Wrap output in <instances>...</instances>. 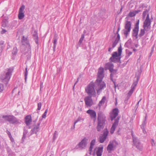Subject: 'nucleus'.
Masks as SVG:
<instances>
[{"instance_id":"obj_1","label":"nucleus","mask_w":156,"mask_h":156,"mask_svg":"<svg viewBox=\"0 0 156 156\" xmlns=\"http://www.w3.org/2000/svg\"><path fill=\"white\" fill-rule=\"evenodd\" d=\"M106 121V116L101 111L98 113L97 125L96 129L98 132H100L104 127Z\"/></svg>"},{"instance_id":"obj_2","label":"nucleus","mask_w":156,"mask_h":156,"mask_svg":"<svg viewBox=\"0 0 156 156\" xmlns=\"http://www.w3.org/2000/svg\"><path fill=\"white\" fill-rule=\"evenodd\" d=\"M94 87L95 83L93 81H91L85 88V91L88 95V97H95L96 96Z\"/></svg>"},{"instance_id":"obj_3","label":"nucleus","mask_w":156,"mask_h":156,"mask_svg":"<svg viewBox=\"0 0 156 156\" xmlns=\"http://www.w3.org/2000/svg\"><path fill=\"white\" fill-rule=\"evenodd\" d=\"M2 117L6 122L13 124L20 123L18 119L12 115H3Z\"/></svg>"},{"instance_id":"obj_4","label":"nucleus","mask_w":156,"mask_h":156,"mask_svg":"<svg viewBox=\"0 0 156 156\" xmlns=\"http://www.w3.org/2000/svg\"><path fill=\"white\" fill-rule=\"evenodd\" d=\"M132 26V23L131 21L127 20L124 26V29H123L122 32L126 38H127L131 30Z\"/></svg>"},{"instance_id":"obj_5","label":"nucleus","mask_w":156,"mask_h":156,"mask_svg":"<svg viewBox=\"0 0 156 156\" xmlns=\"http://www.w3.org/2000/svg\"><path fill=\"white\" fill-rule=\"evenodd\" d=\"M118 145V143L115 140H114L112 141H110L107 148V150L108 153H110L112 151H114V148H115L116 146Z\"/></svg>"},{"instance_id":"obj_6","label":"nucleus","mask_w":156,"mask_h":156,"mask_svg":"<svg viewBox=\"0 0 156 156\" xmlns=\"http://www.w3.org/2000/svg\"><path fill=\"white\" fill-rule=\"evenodd\" d=\"M14 70L13 68H7V71L5 73V77L3 80L7 83L9 82L12 75V73Z\"/></svg>"},{"instance_id":"obj_7","label":"nucleus","mask_w":156,"mask_h":156,"mask_svg":"<svg viewBox=\"0 0 156 156\" xmlns=\"http://www.w3.org/2000/svg\"><path fill=\"white\" fill-rule=\"evenodd\" d=\"M88 139L86 137H84L81 141L80 142L76 145V147L77 148H81L82 149L85 148L87 145Z\"/></svg>"},{"instance_id":"obj_8","label":"nucleus","mask_w":156,"mask_h":156,"mask_svg":"<svg viewBox=\"0 0 156 156\" xmlns=\"http://www.w3.org/2000/svg\"><path fill=\"white\" fill-rule=\"evenodd\" d=\"M139 20H138L135 25L134 28L133 29V33L132 35L133 37H135L137 39L138 37V35L139 30Z\"/></svg>"},{"instance_id":"obj_9","label":"nucleus","mask_w":156,"mask_h":156,"mask_svg":"<svg viewBox=\"0 0 156 156\" xmlns=\"http://www.w3.org/2000/svg\"><path fill=\"white\" fill-rule=\"evenodd\" d=\"M119 112V109L117 108H113L109 113L110 118L111 121L113 120L117 116Z\"/></svg>"},{"instance_id":"obj_10","label":"nucleus","mask_w":156,"mask_h":156,"mask_svg":"<svg viewBox=\"0 0 156 156\" xmlns=\"http://www.w3.org/2000/svg\"><path fill=\"white\" fill-rule=\"evenodd\" d=\"M100 80V79H97L94 83L95 85L98 86V88L102 90L106 87V84L104 82L102 81V80H101V81H99Z\"/></svg>"},{"instance_id":"obj_11","label":"nucleus","mask_w":156,"mask_h":156,"mask_svg":"<svg viewBox=\"0 0 156 156\" xmlns=\"http://www.w3.org/2000/svg\"><path fill=\"white\" fill-rule=\"evenodd\" d=\"M25 9V6L24 5H22L19 9V13L18 14V18L19 20H22L23 19L24 16V10Z\"/></svg>"},{"instance_id":"obj_12","label":"nucleus","mask_w":156,"mask_h":156,"mask_svg":"<svg viewBox=\"0 0 156 156\" xmlns=\"http://www.w3.org/2000/svg\"><path fill=\"white\" fill-rule=\"evenodd\" d=\"M120 29V26L119 25L118 27L117 31L115 34H116L117 35V37L115 38V41H112V48H114L116 45L117 44L119 43V41L120 40V36L119 33V32Z\"/></svg>"},{"instance_id":"obj_13","label":"nucleus","mask_w":156,"mask_h":156,"mask_svg":"<svg viewBox=\"0 0 156 156\" xmlns=\"http://www.w3.org/2000/svg\"><path fill=\"white\" fill-rule=\"evenodd\" d=\"M104 72V68L102 67H100L98 69V77L97 78V79H100L99 81H101V80H103L105 76Z\"/></svg>"},{"instance_id":"obj_14","label":"nucleus","mask_w":156,"mask_h":156,"mask_svg":"<svg viewBox=\"0 0 156 156\" xmlns=\"http://www.w3.org/2000/svg\"><path fill=\"white\" fill-rule=\"evenodd\" d=\"M91 98V96H87L85 97L84 99L85 105L87 107H91L93 104V102Z\"/></svg>"},{"instance_id":"obj_15","label":"nucleus","mask_w":156,"mask_h":156,"mask_svg":"<svg viewBox=\"0 0 156 156\" xmlns=\"http://www.w3.org/2000/svg\"><path fill=\"white\" fill-rule=\"evenodd\" d=\"M133 144L140 151H141L143 148L142 145L140 140L138 138L133 141Z\"/></svg>"},{"instance_id":"obj_16","label":"nucleus","mask_w":156,"mask_h":156,"mask_svg":"<svg viewBox=\"0 0 156 156\" xmlns=\"http://www.w3.org/2000/svg\"><path fill=\"white\" fill-rule=\"evenodd\" d=\"M21 42L23 45H25V43L28 45L27 49H31L29 41L27 37H25V36H23L21 40Z\"/></svg>"},{"instance_id":"obj_17","label":"nucleus","mask_w":156,"mask_h":156,"mask_svg":"<svg viewBox=\"0 0 156 156\" xmlns=\"http://www.w3.org/2000/svg\"><path fill=\"white\" fill-rule=\"evenodd\" d=\"M121 57L120 56L118 57L113 56H112L109 58V61L111 62H113L114 63H121Z\"/></svg>"},{"instance_id":"obj_18","label":"nucleus","mask_w":156,"mask_h":156,"mask_svg":"<svg viewBox=\"0 0 156 156\" xmlns=\"http://www.w3.org/2000/svg\"><path fill=\"white\" fill-rule=\"evenodd\" d=\"M151 20L146 19L144 22L143 27L146 28V30H150L151 27Z\"/></svg>"},{"instance_id":"obj_19","label":"nucleus","mask_w":156,"mask_h":156,"mask_svg":"<svg viewBox=\"0 0 156 156\" xmlns=\"http://www.w3.org/2000/svg\"><path fill=\"white\" fill-rule=\"evenodd\" d=\"M118 53L117 51L113 52L112 54V56H113V57H118L121 56L122 52V49L121 44H120V46L118 48Z\"/></svg>"},{"instance_id":"obj_20","label":"nucleus","mask_w":156,"mask_h":156,"mask_svg":"<svg viewBox=\"0 0 156 156\" xmlns=\"http://www.w3.org/2000/svg\"><path fill=\"white\" fill-rule=\"evenodd\" d=\"M112 62H109L106 63L105 64V70L109 69L110 71L112 69L114 68V64Z\"/></svg>"},{"instance_id":"obj_21","label":"nucleus","mask_w":156,"mask_h":156,"mask_svg":"<svg viewBox=\"0 0 156 156\" xmlns=\"http://www.w3.org/2000/svg\"><path fill=\"white\" fill-rule=\"evenodd\" d=\"M87 113L90 114L91 119L93 118L97 117L96 113L95 111L94 110L89 109L87 111Z\"/></svg>"},{"instance_id":"obj_22","label":"nucleus","mask_w":156,"mask_h":156,"mask_svg":"<svg viewBox=\"0 0 156 156\" xmlns=\"http://www.w3.org/2000/svg\"><path fill=\"white\" fill-rule=\"evenodd\" d=\"M25 122L27 126H29L32 121L31 116L30 115H28L25 118Z\"/></svg>"},{"instance_id":"obj_23","label":"nucleus","mask_w":156,"mask_h":156,"mask_svg":"<svg viewBox=\"0 0 156 156\" xmlns=\"http://www.w3.org/2000/svg\"><path fill=\"white\" fill-rule=\"evenodd\" d=\"M58 39V36L56 34L55 35H54L53 39V48L54 52L55 51V48L56 47Z\"/></svg>"},{"instance_id":"obj_24","label":"nucleus","mask_w":156,"mask_h":156,"mask_svg":"<svg viewBox=\"0 0 156 156\" xmlns=\"http://www.w3.org/2000/svg\"><path fill=\"white\" fill-rule=\"evenodd\" d=\"M34 40L35 43L37 45L39 44L38 41V36L37 32L35 30L32 35Z\"/></svg>"},{"instance_id":"obj_25","label":"nucleus","mask_w":156,"mask_h":156,"mask_svg":"<svg viewBox=\"0 0 156 156\" xmlns=\"http://www.w3.org/2000/svg\"><path fill=\"white\" fill-rule=\"evenodd\" d=\"M39 127H37L34 125V127L31 129L30 131V135L33 134H37V133L39 131Z\"/></svg>"},{"instance_id":"obj_26","label":"nucleus","mask_w":156,"mask_h":156,"mask_svg":"<svg viewBox=\"0 0 156 156\" xmlns=\"http://www.w3.org/2000/svg\"><path fill=\"white\" fill-rule=\"evenodd\" d=\"M103 147L102 146L98 147L96 151V154L97 156H101L103 151Z\"/></svg>"},{"instance_id":"obj_27","label":"nucleus","mask_w":156,"mask_h":156,"mask_svg":"<svg viewBox=\"0 0 156 156\" xmlns=\"http://www.w3.org/2000/svg\"><path fill=\"white\" fill-rule=\"evenodd\" d=\"M23 136L22 138V141L23 142L25 139L26 137V135L28 133V130L26 129L25 127H24L23 128Z\"/></svg>"},{"instance_id":"obj_28","label":"nucleus","mask_w":156,"mask_h":156,"mask_svg":"<svg viewBox=\"0 0 156 156\" xmlns=\"http://www.w3.org/2000/svg\"><path fill=\"white\" fill-rule=\"evenodd\" d=\"M27 51L25 52V54H28L26 55L27 60L30 59L31 55V49H27Z\"/></svg>"},{"instance_id":"obj_29","label":"nucleus","mask_w":156,"mask_h":156,"mask_svg":"<svg viewBox=\"0 0 156 156\" xmlns=\"http://www.w3.org/2000/svg\"><path fill=\"white\" fill-rule=\"evenodd\" d=\"M149 30L147 29L146 30V28L141 29L140 30V32L139 34L138 35L139 36L141 37H142L145 34V31H148Z\"/></svg>"},{"instance_id":"obj_30","label":"nucleus","mask_w":156,"mask_h":156,"mask_svg":"<svg viewBox=\"0 0 156 156\" xmlns=\"http://www.w3.org/2000/svg\"><path fill=\"white\" fill-rule=\"evenodd\" d=\"M7 151L9 156H15V153L13 152L9 147H8L7 149Z\"/></svg>"},{"instance_id":"obj_31","label":"nucleus","mask_w":156,"mask_h":156,"mask_svg":"<svg viewBox=\"0 0 156 156\" xmlns=\"http://www.w3.org/2000/svg\"><path fill=\"white\" fill-rule=\"evenodd\" d=\"M106 100V97L105 96L103 97L101 100L99 101L98 104V105L99 108L101 107L102 104H104L105 103Z\"/></svg>"},{"instance_id":"obj_32","label":"nucleus","mask_w":156,"mask_h":156,"mask_svg":"<svg viewBox=\"0 0 156 156\" xmlns=\"http://www.w3.org/2000/svg\"><path fill=\"white\" fill-rule=\"evenodd\" d=\"M132 42L131 39L130 38L125 43L124 47L128 48H129L131 46Z\"/></svg>"},{"instance_id":"obj_33","label":"nucleus","mask_w":156,"mask_h":156,"mask_svg":"<svg viewBox=\"0 0 156 156\" xmlns=\"http://www.w3.org/2000/svg\"><path fill=\"white\" fill-rule=\"evenodd\" d=\"M107 138V137L105 136H104L103 135H102L101 136H100L99 138V142L101 143H102L104 142Z\"/></svg>"},{"instance_id":"obj_34","label":"nucleus","mask_w":156,"mask_h":156,"mask_svg":"<svg viewBox=\"0 0 156 156\" xmlns=\"http://www.w3.org/2000/svg\"><path fill=\"white\" fill-rule=\"evenodd\" d=\"M8 21L5 19H3L2 22V27H6L8 25Z\"/></svg>"},{"instance_id":"obj_35","label":"nucleus","mask_w":156,"mask_h":156,"mask_svg":"<svg viewBox=\"0 0 156 156\" xmlns=\"http://www.w3.org/2000/svg\"><path fill=\"white\" fill-rule=\"evenodd\" d=\"M147 114H146V115L145 117L144 120L143 121L141 125L140 126V127H144L146 126V125L147 124Z\"/></svg>"},{"instance_id":"obj_36","label":"nucleus","mask_w":156,"mask_h":156,"mask_svg":"<svg viewBox=\"0 0 156 156\" xmlns=\"http://www.w3.org/2000/svg\"><path fill=\"white\" fill-rule=\"evenodd\" d=\"M113 76H112V74H110V80L113 82V84H114V87L115 89L116 86H118V84H117V86L116 85V84H115V80H114L113 79Z\"/></svg>"},{"instance_id":"obj_37","label":"nucleus","mask_w":156,"mask_h":156,"mask_svg":"<svg viewBox=\"0 0 156 156\" xmlns=\"http://www.w3.org/2000/svg\"><path fill=\"white\" fill-rule=\"evenodd\" d=\"M138 81H139L136 80L135 81H134L133 82L131 86V89H133L134 90H135V89L138 83Z\"/></svg>"},{"instance_id":"obj_38","label":"nucleus","mask_w":156,"mask_h":156,"mask_svg":"<svg viewBox=\"0 0 156 156\" xmlns=\"http://www.w3.org/2000/svg\"><path fill=\"white\" fill-rule=\"evenodd\" d=\"M18 51V50L16 47L13 48L12 51V54L14 55H16Z\"/></svg>"},{"instance_id":"obj_39","label":"nucleus","mask_w":156,"mask_h":156,"mask_svg":"<svg viewBox=\"0 0 156 156\" xmlns=\"http://www.w3.org/2000/svg\"><path fill=\"white\" fill-rule=\"evenodd\" d=\"M117 69H114V68H113L109 71L111 73L110 74H112V76H114V75H116L117 74Z\"/></svg>"},{"instance_id":"obj_40","label":"nucleus","mask_w":156,"mask_h":156,"mask_svg":"<svg viewBox=\"0 0 156 156\" xmlns=\"http://www.w3.org/2000/svg\"><path fill=\"white\" fill-rule=\"evenodd\" d=\"M108 133L109 132L107 128H105L103 130V133L102 135H104V136H105L107 137Z\"/></svg>"},{"instance_id":"obj_41","label":"nucleus","mask_w":156,"mask_h":156,"mask_svg":"<svg viewBox=\"0 0 156 156\" xmlns=\"http://www.w3.org/2000/svg\"><path fill=\"white\" fill-rule=\"evenodd\" d=\"M28 71H27V67H26L25 68V71L24 73V76H25V82H26L27 81V76L28 75Z\"/></svg>"},{"instance_id":"obj_42","label":"nucleus","mask_w":156,"mask_h":156,"mask_svg":"<svg viewBox=\"0 0 156 156\" xmlns=\"http://www.w3.org/2000/svg\"><path fill=\"white\" fill-rule=\"evenodd\" d=\"M58 136V132L57 131H55L54 133L53 134V141H55L56 138H57Z\"/></svg>"},{"instance_id":"obj_43","label":"nucleus","mask_w":156,"mask_h":156,"mask_svg":"<svg viewBox=\"0 0 156 156\" xmlns=\"http://www.w3.org/2000/svg\"><path fill=\"white\" fill-rule=\"evenodd\" d=\"M116 127H117L114 126L113 125L112 126L111 128L110 131V132L111 134H112L114 133V132L115 129V128H116Z\"/></svg>"},{"instance_id":"obj_44","label":"nucleus","mask_w":156,"mask_h":156,"mask_svg":"<svg viewBox=\"0 0 156 156\" xmlns=\"http://www.w3.org/2000/svg\"><path fill=\"white\" fill-rule=\"evenodd\" d=\"M149 10H150V9H146L145 11L143 12V15H142L143 18L145 17L147 15V12H149Z\"/></svg>"},{"instance_id":"obj_45","label":"nucleus","mask_w":156,"mask_h":156,"mask_svg":"<svg viewBox=\"0 0 156 156\" xmlns=\"http://www.w3.org/2000/svg\"><path fill=\"white\" fill-rule=\"evenodd\" d=\"M128 16L130 17H132L135 16L136 15V13H135L134 11L130 12L128 15Z\"/></svg>"},{"instance_id":"obj_46","label":"nucleus","mask_w":156,"mask_h":156,"mask_svg":"<svg viewBox=\"0 0 156 156\" xmlns=\"http://www.w3.org/2000/svg\"><path fill=\"white\" fill-rule=\"evenodd\" d=\"M131 135L133 139V141L137 139L138 138L137 137L135 136L133 134V131L132 130L131 132Z\"/></svg>"},{"instance_id":"obj_47","label":"nucleus","mask_w":156,"mask_h":156,"mask_svg":"<svg viewBox=\"0 0 156 156\" xmlns=\"http://www.w3.org/2000/svg\"><path fill=\"white\" fill-rule=\"evenodd\" d=\"M4 85L1 83H0V93L2 92L4 90Z\"/></svg>"},{"instance_id":"obj_48","label":"nucleus","mask_w":156,"mask_h":156,"mask_svg":"<svg viewBox=\"0 0 156 156\" xmlns=\"http://www.w3.org/2000/svg\"><path fill=\"white\" fill-rule=\"evenodd\" d=\"M96 142V140L95 139H94L91 140L90 143V145L92 146L93 147L95 145Z\"/></svg>"},{"instance_id":"obj_49","label":"nucleus","mask_w":156,"mask_h":156,"mask_svg":"<svg viewBox=\"0 0 156 156\" xmlns=\"http://www.w3.org/2000/svg\"><path fill=\"white\" fill-rule=\"evenodd\" d=\"M141 74L138 73L137 72L136 74V80L139 81V79L140 78V76Z\"/></svg>"},{"instance_id":"obj_50","label":"nucleus","mask_w":156,"mask_h":156,"mask_svg":"<svg viewBox=\"0 0 156 156\" xmlns=\"http://www.w3.org/2000/svg\"><path fill=\"white\" fill-rule=\"evenodd\" d=\"M42 106V104L41 102H39L37 103V110H40Z\"/></svg>"},{"instance_id":"obj_51","label":"nucleus","mask_w":156,"mask_h":156,"mask_svg":"<svg viewBox=\"0 0 156 156\" xmlns=\"http://www.w3.org/2000/svg\"><path fill=\"white\" fill-rule=\"evenodd\" d=\"M142 100V98H140V100L137 102L136 104V105H135V110L136 111L137 109V108H138V106H139V103L140 102V101Z\"/></svg>"},{"instance_id":"obj_52","label":"nucleus","mask_w":156,"mask_h":156,"mask_svg":"<svg viewBox=\"0 0 156 156\" xmlns=\"http://www.w3.org/2000/svg\"><path fill=\"white\" fill-rule=\"evenodd\" d=\"M42 119H40L39 121H38V122H37V125H34L37 127H39V126H40L41 122L42 121Z\"/></svg>"},{"instance_id":"obj_53","label":"nucleus","mask_w":156,"mask_h":156,"mask_svg":"<svg viewBox=\"0 0 156 156\" xmlns=\"http://www.w3.org/2000/svg\"><path fill=\"white\" fill-rule=\"evenodd\" d=\"M126 52L128 53V57H129L132 54V52L131 51H129V50L128 49H126Z\"/></svg>"},{"instance_id":"obj_54","label":"nucleus","mask_w":156,"mask_h":156,"mask_svg":"<svg viewBox=\"0 0 156 156\" xmlns=\"http://www.w3.org/2000/svg\"><path fill=\"white\" fill-rule=\"evenodd\" d=\"M119 122L115 120V121H114V123L112 125H113L114 126H115L116 127H117V126H118V123H119Z\"/></svg>"},{"instance_id":"obj_55","label":"nucleus","mask_w":156,"mask_h":156,"mask_svg":"<svg viewBox=\"0 0 156 156\" xmlns=\"http://www.w3.org/2000/svg\"><path fill=\"white\" fill-rule=\"evenodd\" d=\"M93 147H94L90 145V147H89V150L90 151L89 154H91V153L92 152V149H93Z\"/></svg>"},{"instance_id":"obj_56","label":"nucleus","mask_w":156,"mask_h":156,"mask_svg":"<svg viewBox=\"0 0 156 156\" xmlns=\"http://www.w3.org/2000/svg\"><path fill=\"white\" fill-rule=\"evenodd\" d=\"M142 129L143 132L145 134H147V132L146 131L145 127H140Z\"/></svg>"},{"instance_id":"obj_57","label":"nucleus","mask_w":156,"mask_h":156,"mask_svg":"<svg viewBox=\"0 0 156 156\" xmlns=\"http://www.w3.org/2000/svg\"><path fill=\"white\" fill-rule=\"evenodd\" d=\"M151 142L152 146H153L155 145V144L153 139H151Z\"/></svg>"},{"instance_id":"obj_58","label":"nucleus","mask_w":156,"mask_h":156,"mask_svg":"<svg viewBox=\"0 0 156 156\" xmlns=\"http://www.w3.org/2000/svg\"><path fill=\"white\" fill-rule=\"evenodd\" d=\"M82 119V118L80 117L79 116L77 120H76L74 122V124H76V123H77L78 122L80 121Z\"/></svg>"},{"instance_id":"obj_59","label":"nucleus","mask_w":156,"mask_h":156,"mask_svg":"<svg viewBox=\"0 0 156 156\" xmlns=\"http://www.w3.org/2000/svg\"><path fill=\"white\" fill-rule=\"evenodd\" d=\"M154 45H153V46L151 48V52L150 53V57L151 56L152 53H153L154 50Z\"/></svg>"},{"instance_id":"obj_60","label":"nucleus","mask_w":156,"mask_h":156,"mask_svg":"<svg viewBox=\"0 0 156 156\" xmlns=\"http://www.w3.org/2000/svg\"><path fill=\"white\" fill-rule=\"evenodd\" d=\"M141 7L142 8H147V5H146L145 4H141V6L139 8H140Z\"/></svg>"},{"instance_id":"obj_61","label":"nucleus","mask_w":156,"mask_h":156,"mask_svg":"<svg viewBox=\"0 0 156 156\" xmlns=\"http://www.w3.org/2000/svg\"><path fill=\"white\" fill-rule=\"evenodd\" d=\"M96 90L97 94H98L99 95V94L102 91V90L97 88V89H96Z\"/></svg>"},{"instance_id":"obj_62","label":"nucleus","mask_w":156,"mask_h":156,"mask_svg":"<svg viewBox=\"0 0 156 156\" xmlns=\"http://www.w3.org/2000/svg\"><path fill=\"white\" fill-rule=\"evenodd\" d=\"M9 138H10V139L11 140V141L12 142V143H13V142H14V139L12 137V136H10L9 137Z\"/></svg>"},{"instance_id":"obj_63","label":"nucleus","mask_w":156,"mask_h":156,"mask_svg":"<svg viewBox=\"0 0 156 156\" xmlns=\"http://www.w3.org/2000/svg\"><path fill=\"white\" fill-rule=\"evenodd\" d=\"M142 68L140 67V69L139 70H138L137 71V72L138 73H139L141 74V73L142 72Z\"/></svg>"},{"instance_id":"obj_64","label":"nucleus","mask_w":156,"mask_h":156,"mask_svg":"<svg viewBox=\"0 0 156 156\" xmlns=\"http://www.w3.org/2000/svg\"><path fill=\"white\" fill-rule=\"evenodd\" d=\"M132 95V94H131V93H130L129 92L128 93L127 96V100L129 99V98Z\"/></svg>"}]
</instances>
